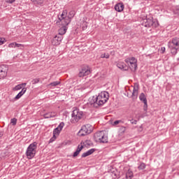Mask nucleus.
<instances>
[{
  "label": "nucleus",
  "mask_w": 179,
  "mask_h": 179,
  "mask_svg": "<svg viewBox=\"0 0 179 179\" xmlns=\"http://www.w3.org/2000/svg\"><path fill=\"white\" fill-rule=\"evenodd\" d=\"M94 152H96V149L92 148L87 150V152L83 153V155H81V157H87V156H90V155H93Z\"/></svg>",
  "instance_id": "dca6fc26"
},
{
  "label": "nucleus",
  "mask_w": 179,
  "mask_h": 179,
  "mask_svg": "<svg viewBox=\"0 0 179 179\" xmlns=\"http://www.w3.org/2000/svg\"><path fill=\"white\" fill-rule=\"evenodd\" d=\"M81 145H85V146H90V141L86 140L85 142H81Z\"/></svg>",
  "instance_id": "c85d7f7f"
},
{
  "label": "nucleus",
  "mask_w": 179,
  "mask_h": 179,
  "mask_svg": "<svg viewBox=\"0 0 179 179\" xmlns=\"http://www.w3.org/2000/svg\"><path fill=\"white\" fill-rule=\"evenodd\" d=\"M93 131V126L90 124H85L81 127L80 131H78V136H86V135H89V134H92Z\"/></svg>",
  "instance_id": "0eeeda50"
},
{
  "label": "nucleus",
  "mask_w": 179,
  "mask_h": 179,
  "mask_svg": "<svg viewBox=\"0 0 179 179\" xmlns=\"http://www.w3.org/2000/svg\"><path fill=\"white\" fill-rule=\"evenodd\" d=\"M120 124H124V120H115V122H113L112 123V125H113V127H116V125H118Z\"/></svg>",
  "instance_id": "5701e85b"
},
{
  "label": "nucleus",
  "mask_w": 179,
  "mask_h": 179,
  "mask_svg": "<svg viewBox=\"0 0 179 179\" xmlns=\"http://www.w3.org/2000/svg\"><path fill=\"white\" fill-rule=\"evenodd\" d=\"M143 110L148 111V102H144Z\"/></svg>",
  "instance_id": "e433bc0d"
},
{
  "label": "nucleus",
  "mask_w": 179,
  "mask_h": 179,
  "mask_svg": "<svg viewBox=\"0 0 179 179\" xmlns=\"http://www.w3.org/2000/svg\"><path fill=\"white\" fill-rule=\"evenodd\" d=\"M124 62L127 64V66L130 68L131 71H136L138 69V59L134 57H127L124 59Z\"/></svg>",
  "instance_id": "423d86ee"
},
{
  "label": "nucleus",
  "mask_w": 179,
  "mask_h": 179,
  "mask_svg": "<svg viewBox=\"0 0 179 179\" xmlns=\"http://www.w3.org/2000/svg\"><path fill=\"white\" fill-rule=\"evenodd\" d=\"M150 1H153V0H150Z\"/></svg>",
  "instance_id": "c03bdc74"
},
{
  "label": "nucleus",
  "mask_w": 179,
  "mask_h": 179,
  "mask_svg": "<svg viewBox=\"0 0 179 179\" xmlns=\"http://www.w3.org/2000/svg\"><path fill=\"white\" fill-rule=\"evenodd\" d=\"M55 117H57L56 112H48L43 115L44 118H54Z\"/></svg>",
  "instance_id": "a211bd4d"
},
{
  "label": "nucleus",
  "mask_w": 179,
  "mask_h": 179,
  "mask_svg": "<svg viewBox=\"0 0 179 179\" xmlns=\"http://www.w3.org/2000/svg\"><path fill=\"white\" fill-rule=\"evenodd\" d=\"M75 16V10H71L68 15V10H64L62 11L60 16L58 17V21L57 23H61V24H64L68 26L71 23V19Z\"/></svg>",
  "instance_id": "f03ea898"
},
{
  "label": "nucleus",
  "mask_w": 179,
  "mask_h": 179,
  "mask_svg": "<svg viewBox=\"0 0 179 179\" xmlns=\"http://www.w3.org/2000/svg\"><path fill=\"white\" fill-rule=\"evenodd\" d=\"M139 100L143 103H148V99H146V95L142 92L139 96Z\"/></svg>",
  "instance_id": "412c9836"
},
{
  "label": "nucleus",
  "mask_w": 179,
  "mask_h": 179,
  "mask_svg": "<svg viewBox=\"0 0 179 179\" xmlns=\"http://www.w3.org/2000/svg\"><path fill=\"white\" fill-rule=\"evenodd\" d=\"M168 48L172 55H176L179 50V38H173L168 43Z\"/></svg>",
  "instance_id": "7ed1b4c3"
},
{
  "label": "nucleus",
  "mask_w": 179,
  "mask_h": 179,
  "mask_svg": "<svg viewBox=\"0 0 179 179\" xmlns=\"http://www.w3.org/2000/svg\"><path fill=\"white\" fill-rule=\"evenodd\" d=\"M21 89H23V87L21 84H19L14 87L13 90H20Z\"/></svg>",
  "instance_id": "7c9ffc66"
},
{
  "label": "nucleus",
  "mask_w": 179,
  "mask_h": 179,
  "mask_svg": "<svg viewBox=\"0 0 179 179\" xmlns=\"http://www.w3.org/2000/svg\"><path fill=\"white\" fill-rule=\"evenodd\" d=\"M21 85H22V87H23V86H24V87L26 86V85H27V83H22Z\"/></svg>",
  "instance_id": "37998d69"
},
{
  "label": "nucleus",
  "mask_w": 179,
  "mask_h": 179,
  "mask_svg": "<svg viewBox=\"0 0 179 179\" xmlns=\"http://www.w3.org/2000/svg\"><path fill=\"white\" fill-rule=\"evenodd\" d=\"M8 47L9 48H16V42L10 43Z\"/></svg>",
  "instance_id": "473e14b6"
},
{
  "label": "nucleus",
  "mask_w": 179,
  "mask_h": 179,
  "mask_svg": "<svg viewBox=\"0 0 179 179\" xmlns=\"http://www.w3.org/2000/svg\"><path fill=\"white\" fill-rule=\"evenodd\" d=\"M132 177H134V172L129 169L127 172L126 173V178L127 179H132Z\"/></svg>",
  "instance_id": "4be33fe9"
},
{
  "label": "nucleus",
  "mask_w": 179,
  "mask_h": 179,
  "mask_svg": "<svg viewBox=\"0 0 179 179\" xmlns=\"http://www.w3.org/2000/svg\"><path fill=\"white\" fill-rule=\"evenodd\" d=\"M16 0H6V3H13Z\"/></svg>",
  "instance_id": "58836bf2"
},
{
  "label": "nucleus",
  "mask_w": 179,
  "mask_h": 179,
  "mask_svg": "<svg viewBox=\"0 0 179 179\" xmlns=\"http://www.w3.org/2000/svg\"><path fill=\"white\" fill-rule=\"evenodd\" d=\"M94 138L95 142H99V143H108V136L106 134V131H97L94 134Z\"/></svg>",
  "instance_id": "20e7f679"
},
{
  "label": "nucleus",
  "mask_w": 179,
  "mask_h": 179,
  "mask_svg": "<svg viewBox=\"0 0 179 179\" xmlns=\"http://www.w3.org/2000/svg\"><path fill=\"white\" fill-rule=\"evenodd\" d=\"M101 58H106V59H108L110 58V55L108 53H104L101 55Z\"/></svg>",
  "instance_id": "c756f323"
},
{
  "label": "nucleus",
  "mask_w": 179,
  "mask_h": 179,
  "mask_svg": "<svg viewBox=\"0 0 179 179\" xmlns=\"http://www.w3.org/2000/svg\"><path fill=\"white\" fill-rule=\"evenodd\" d=\"M124 7V3H118L115 6V10H117V12H122Z\"/></svg>",
  "instance_id": "2eb2a0df"
},
{
  "label": "nucleus",
  "mask_w": 179,
  "mask_h": 179,
  "mask_svg": "<svg viewBox=\"0 0 179 179\" xmlns=\"http://www.w3.org/2000/svg\"><path fill=\"white\" fill-rule=\"evenodd\" d=\"M83 115V112L80 111L78 108L74 109L71 114V122L76 124V122H78V121L82 119Z\"/></svg>",
  "instance_id": "6e6552de"
},
{
  "label": "nucleus",
  "mask_w": 179,
  "mask_h": 179,
  "mask_svg": "<svg viewBox=\"0 0 179 179\" xmlns=\"http://www.w3.org/2000/svg\"><path fill=\"white\" fill-rule=\"evenodd\" d=\"M81 27L83 30H86V29H87V22L83 21L81 23Z\"/></svg>",
  "instance_id": "393cba45"
},
{
  "label": "nucleus",
  "mask_w": 179,
  "mask_h": 179,
  "mask_svg": "<svg viewBox=\"0 0 179 179\" xmlns=\"http://www.w3.org/2000/svg\"><path fill=\"white\" fill-rule=\"evenodd\" d=\"M117 66L119 69H121V71H128V69H129L128 65H127L124 62H118Z\"/></svg>",
  "instance_id": "9b49d317"
},
{
  "label": "nucleus",
  "mask_w": 179,
  "mask_h": 179,
  "mask_svg": "<svg viewBox=\"0 0 179 179\" xmlns=\"http://www.w3.org/2000/svg\"><path fill=\"white\" fill-rule=\"evenodd\" d=\"M10 124H12V125H13V126L16 125V124H17V119H16L15 117L11 119Z\"/></svg>",
  "instance_id": "cd10ccee"
},
{
  "label": "nucleus",
  "mask_w": 179,
  "mask_h": 179,
  "mask_svg": "<svg viewBox=\"0 0 179 179\" xmlns=\"http://www.w3.org/2000/svg\"><path fill=\"white\" fill-rule=\"evenodd\" d=\"M153 20L148 18L144 20L142 24L144 26V27H152V26H153Z\"/></svg>",
  "instance_id": "ddd939ff"
},
{
  "label": "nucleus",
  "mask_w": 179,
  "mask_h": 179,
  "mask_svg": "<svg viewBox=\"0 0 179 179\" xmlns=\"http://www.w3.org/2000/svg\"><path fill=\"white\" fill-rule=\"evenodd\" d=\"M64 37L61 35H56L52 40V45H59Z\"/></svg>",
  "instance_id": "1a4fd4ad"
},
{
  "label": "nucleus",
  "mask_w": 179,
  "mask_h": 179,
  "mask_svg": "<svg viewBox=\"0 0 179 179\" xmlns=\"http://www.w3.org/2000/svg\"><path fill=\"white\" fill-rule=\"evenodd\" d=\"M138 90H139V84L135 83L134 86L132 96H134V97H137Z\"/></svg>",
  "instance_id": "f3484780"
},
{
  "label": "nucleus",
  "mask_w": 179,
  "mask_h": 179,
  "mask_svg": "<svg viewBox=\"0 0 179 179\" xmlns=\"http://www.w3.org/2000/svg\"><path fill=\"white\" fill-rule=\"evenodd\" d=\"M83 145L81 144V145H78V148H77L76 150H77L78 152L80 153V152H82V150H83Z\"/></svg>",
  "instance_id": "f704fd0d"
},
{
  "label": "nucleus",
  "mask_w": 179,
  "mask_h": 179,
  "mask_svg": "<svg viewBox=\"0 0 179 179\" xmlns=\"http://www.w3.org/2000/svg\"><path fill=\"white\" fill-rule=\"evenodd\" d=\"M59 134H61V131L58 129H57V128L54 129L53 136L50 139V141H52V139H57V136H58V135H59Z\"/></svg>",
  "instance_id": "aec40b11"
},
{
  "label": "nucleus",
  "mask_w": 179,
  "mask_h": 179,
  "mask_svg": "<svg viewBox=\"0 0 179 179\" xmlns=\"http://www.w3.org/2000/svg\"><path fill=\"white\" fill-rule=\"evenodd\" d=\"M36 152H37V142H34L31 143L27 148L26 156L27 159L31 160V159H33V157L36 156Z\"/></svg>",
  "instance_id": "39448f33"
},
{
  "label": "nucleus",
  "mask_w": 179,
  "mask_h": 179,
  "mask_svg": "<svg viewBox=\"0 0 179 179\" xmlns=\"http://www.w3.org/2000/svg\"><path fill=\"white\" fill-rule=\"evenodd\" d=\"M87 75H90V70L86 67L83 68L78 73L79 78H83Z\"/></svg>",
  "instance_id": "9d476101"
},
{
  "label": "nucleus",
  "mask_w": 179,
  "mask_h": 179,
  "mask_svg": "<svg viewBox=\"0 0 179 179\" xmlns=\"http://www.w3.org/2000/svg\"><path fill=\"white\" fill-rule=\"evenodd\" d=\"M40 82V78H35L31 81L32 85H37Z\"/></svg>",
  "instance_id": "72a5a7b5"
},
{
  "label": "nucleus",
  "mask_w": 179,
  "mask_h": 179,
  "mask_svg": "<svg viewBox=\"0 0 179 179\" xmlns=\"http://www.w3.org/2000/svg\"><path fill=\"white\" fill-rule=\"evenodd\" d=\"M162 52H164V51H166V48L163 47L161 48Z\"/></svg>",
  "instance_id": "79ce46f5"
},
{
  "label": "nucleus",
  "mask_w": 179,
  "mask_h": 179,
  "mask_svg": "<svg viewBox=\"0 0 179 179\" xmlns=\"http://www.w3.org/2000/svg\"><path fill=\"white\" fill-rule=\"evenodd\" d=\"M64 127H65V123H64V122H62L59 123L58 127L56 128L58 129L61 131H62V129L64 128Z\"/></svg>",
  "instance_id": "bb28decb"
},
{
  "label": "nucleus",
  "mask_w": 179,
  "mask_h": 179,
  "mask_svg": "<svg viewBox=\"0 0 179 179\" xmlns=\"http://www.w3.org/2000/svg\"><path fill=\"white\" fill-rule=\"evenodd\" d=\"M5 43V38H0V45H2Z\"/></svg>",
  "instance_id": "ea45409f"
},
{
  "label": "nucleus",
  "mask_w": 179,
  "mask_h": 179,
  "mask_svg": "<svg viewBox=\"0 0 179 179\" xmlns=\"http://www.w3.org/2000/svg\"><path fill=\"white\" fill-rule=\"evenodd\" d=\"M146 169V164L142 162L138 166V170H145Z\"/></svg>",
  "instance_id": "a878e982"
},
{
  "label": "nucleus",
  "mask_w": 179,
  "mask_h": 179,
  "mask_svg": "<svg viewBox=\"0 0 179 179\" xmlns=\"http://www.w3.org/2000/svg\"><path fill=\"white\" fill-rule=\"evenodd\" d=\"M79 153H80L79 151L76 150V152H74L73 155V157H76V156H78Z\"/></svg>",
  "instance_id": "4c0bfd02"
},
{
  "label": "nucleus",
  "mask_w": 179,
  "mask_h": 179,
  "mask_svg": "<svg viewBox=\"0 0 179 179\" xmlns=\"http://www.w3.org/2000/svg\"><path fill=\"white\" fill-rule=\"evenodd\" d=\"M31 2H34V3H37V5H41L43 3V0H31Z\"/></svg>",
  "instance_id": "2f4dec72"
},
{
  "label": "nucleus",
  "mask_w": 179,
  "mask_h": 179,
  "mask_svg": "<svg viewBox=\"0 0 179 179\" xmlns=\"http://www.w3.org/2000/svg\"><path fill=\"white\" fill-rule=\"evenodd\" d=\"M27 90V88L24 87L22 89V90L15 96V100H19L24 93H26V91Z\"/></svg>",
  "instance_id": "6ab92c4d"
},
{
  "label": "nucleus",
  "mask_w": 179,
  "mask_h": 179,
  "mask_svg": "<svg viewBox=\"0 0 179 179\" xmlns=\"http://www.w3.org/2000/svg\"><path fill=\"white\" fill-rule=\"evenodd\" d=\"M110 97L109 94L106 91L101 92L98 95L90 98L89 101L91 106L94 107H99V106H103L108 101Z\"/></svg>",
  "instance_id": "f257e3e1"
},
{
  "label": "nucleus",
  "mask_w": 179,
  "mask_h": 179,
  "mask_svg": "<svg viewBox=\"0 0 179 179\" xmlns=\"http://www.w3.org/2000/svg\"><path fill=\"white\" fill-rule=\"evenodd\" d=\"M129 121H130L131 124H132L133 125H136V124H138V121L137 120H134V119L129 120Z\"/></svg>",
  "instance_id": "c9c22d12"
},
{
  "label": "nucleus",
  "mask_w": 179,
  "mask_h": 179,
  "mask_svg": "<svg viewBox=\"0 0 179 179\" xmlns=\"http://www.w3.org/2000/svg\"><path fill=\"white\" fill-rule=\"evenodd\" d=\"M62 27L59 29V33L57 36H64L65 33H66V30H68V25L62 24Z\"/></svg>",
  "instance_id": "4468645a"
},
{
  "label": "nucleus",
  "mask_w": 179,
  "mask_h": 179,
  "mask_svg": "<svg viewBox=\"0 0 179 179\" xmlns=\"http://www.w3.org/2000/svg\"><path fill=\"white\" fill-rule=\"evenodd\" d=\"M59 85H61V82H59V81H54L52 83H50L49 84V86H51L52 87H55V86H58Z\"/></svg>",
  "instance_id": "b1692460"
},
{
  "label": "nucleus",
  "mask_w": 179,
  "mask_h": 179,
  "mask_svg": "<svg viewBox=\"0 0 179 179\" xmlns=\"http://www.w3.org/2000/svg\"><path fill=\"white\" fill-rule=\"evenodd\" d=\"M8 75V67L4 69L0 66V79H5Z\"/></svg>",
  "instance_id": "f8f14e48"
},
{
  "label": "nucleus",
  "mask_w": 179,
  "mask_h": 179,
  "mask_svg": "<svg viewBox=\"0 0 179 179\" xmlns=\"http://www.w3.org/2000/svg\"><path fill=\"white\" fill-rule=\"evenodd\" d=\"M15 46H16L17 48L23 47V45H22V44H20V43H15Z\"/></svg>",
  "instance_id": "a19ab883"
}]
</instances>
